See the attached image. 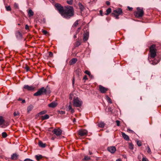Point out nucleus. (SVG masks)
<instances>
[{
    "label": "nucleus",
    "instance_id": "4c0bfd02",
    "mask_svg": "<svg viewBox=\"0 0 161 161\" xmlns=\"http://www.w3.org/2000/svg\"><path fill=\"white\" fill-rule=\"evenodd\" d=\"M5 8L7 11H10L11 10V8L10 6H6Z\"/></svg>",
    "mask_w": 161,
    "mask_h": 161
},
{
    "label": "nucleus",
    "instance_id": "3c124183",
    "mask_svg": "<svg viewBox=\"0 0 161 161\" xmlns=\"http://www.w3.org/2000/svg\"><path fill=\"white\" fill-rule=\"evenodd\" d=\"M148 159L146 158L143 157L142 158V161H148Z\"/></svg>",
    "mask_w": 161,
    "mask_h": 161
},
{
    "label": "nucleus",
    "instance_id": "72a5a7b5",
    "mask_svg": "<svg viewBox=\"0 0 161 161\" xmlns=\"http://www.w3.org/2000/svg\"><path fill=\"white\" fill-rule=\"evenodd\" d=\"M78 20H76L73 26L74 27H76L78 24Z\"/></svg>",
    "mask_w": 161,
    "mask_h": 161
},
{
    "label": "nucleus",
    "instance_id": "f8f14e48",
    "mask_svg": "<svg viewBox=\"0 0 161 161\" xmlns=\"http://www.w3.org/2000/svg\"><path fill=\"white\" fill-rule=\"evenodd\" d=\"M108 89L102 85H99V90L101 93H105L108 90Z\"/></svg>",
    "mask_w": 161,
    "mask_h": 161
},
{
    "label": "nucleus",
    "instance_id": "680f3d73",
    "mask_svg": "<svg viewBox=\"0 0 161 161\" xmlns=\"http://www.w3.org/2000/svg\"><path fill=\"white\" fill-rule=\"evenodd\" d=\"M99 13H100V14L101 16H103V11L102 10H100Z\"/></svg>",
    "mask_w": 161,
    "mask_h": 161
},
{
    "label": "nucleus",
    "instance_id": "4468645a",
    "mask_svg": "<svg viewBox=\"0 0 161 161\" xmlns=\"http://www.w3.org/2000/svg\"><path fill=\"white\" fill-rule=\"evenodd\" d=\"M89 32L87 31L84 34L83 37V40L85 42L88 40L89 38Z\"/></svg>",
    "mask_w": 161,
    "mask_h": 161
},
{
    "label": "nucleus",
    "instance_id": "13d9d810",
    "mask_svg": "<svg viewBox=\"0 0 161 161\" xmlns=\"http://www.w3.org/2000/svg\"><path fill=\"white\" fill-rule=\"evenodd\" d=\"M14 7L17 8H18V4L16 3H15L14 4Z\"/></svg>",
    "mask_w": 161,
    "mask_h": 161
},
{
    "label": "nucleus",
    "instance_id": "e2e57ef3",
    "mask_svg": "<svg viewBox=\"0 0 161 161\" xmlns=\"http://www.w3.org/2000/svg\"><path fill=\"white\" fill-rule=\"evenodd\" d=\"M68 109L69 110H70L72 109V107L70 105H69L68 107Z\"/></svg>",
    "mask_w": 161,
    "mask_h": 161
},
{
    "label": "nucleus",
    "instance_id": "58836bf2",
    "mask_svg": "<svg viewBox=\"0 0 161 161\" xmlns=\"http://www.w3.org/2000/svg\"><path fill=\"white\" fill-rule=\"evenodd\" d=\"M85 73H86V74H87V75H89V76H92V75H91L90 72L88 70L85 71Z\"/></svg>",
    "mask_w": 161,
    "mask_h": 161
},
{
    "label": "nucleus",
    "instance_id": "6e6552de",
    "mask_svg": "<svg viewBox=\"0 0 161 161\" xmlns=\"http://www.w3.org/2000/svg\"><path fill=\"white\" fill-rule=\"evenodd\" d=\"M15 35L17 40H19L22 39V35L19 31H16L15 32Z\"/></svg>",
    "mask_w": 161,
    "mask_h": 161
},
{
    "label": "nucleus",
    "instance_id": "ddd939ff",
    "mask_svg": "<svg viewBox=\"0 0 161 161\" xmlns=\"http://www.w3.org/2000/svg\"><path fill=\"white\" fill-rule=\"evenodd\" d=\"M113 12L115 14L120 15L123 14V11L121 8H118L117 9L114 10L113 11Z\"/></svg>",
    "mask_w": 161,
    "mask_h": 161
},
{
    "label": "nucleus",
    "instance_id": "2eb2a0df",
    "mask_svg": "<svg viewBox=\"0 0 161 161\" xmlns=\"http://www.w3.org/2000/svg\"><path fill=\"white\" fill-rule=\"evenodd\" d=\"M57 105V104L55 102L53 101L50 103L48 105L49 107L52 108H54L56 107Z\"/></svg>",
    "mask_w": 161,
    "mask_h": 161
},
{
    "label": "nucleus",
    "instance_id": "cd10ccee",
    "mask_svg": "<svg viewBox=\"0 0 161 161\" xmlns=\"http://www.w3.org/2000/svg\"><path fill=\"white\" fill-rule=\"evenodd\" d=\"M79 6L80 9V11H82L84 9V7L82 4L80 3H79Z\"/></svg>",
    "mask_w": 161,
    "mask_h": 161
},
{
    "label": "nucleus",
    "instance_id": "0e129e2a",
    "mask_svg": "<svg viewBox=\"0 0 161 161\" xmlns=\"http://www.w3.org/2000/svg\"><path fill=\"white\" fill-rule=\"evenodd\" d=\"M25 100L24 99H22V103H25Z\"/></svg>",
    "mask_w": 161,
    "mask_h": 161
},
{
    "label": "nucleus",
    "instance_id": "423d86ee",
    "mask_svg": "<svg viewBox=\"0 0 161 161\" xmlns=\"http://www.w3.org/2000/svg\"><path fill=\"white\" fill-rule=\"evenodd\" d=\"M55 6L56 8V9L58 10L59 13L61 15L64 10V7L59 3H56L55 5Z\"/></svg>",
    "mask_w": 161,
    "mask_h": 161
},
{
    "label": "nucleus",
    "instance_id": "c03bdc74",
    "mask_svg": "<svg viewBox=\"0 0 161 161\" xmlns=\"http://www.w3.org/2000/svg\"><path fill=\"white\" fill-rule=\"evenodd\" d=\"M19 115V113L18 112H15L14 113V116H16L17 115Z\"/></svg>",
    "mask_w": 161,
    "mask_h": 161
},
{
    "label": "nucleus",
    "instance_id": "b1692460",
    "mask_svg": "<svg viewBox=\"0 0 161 161\" xmlns=\"http://www.w3.org/2000/svg\"><path fill=\"white\" fill-rule=\"evenodd\" d=\"M33 108V106L32 105H30L29 106H28L27 108V112L28 113H29L31 111Z\"/></svg>",
    "mask_w": 161,
    "mask_h": 161
},
{
    "label": "nucleus",
    "instance_id": "6e6d98bb",
    "mask_svg": "<svg viewBox=\"0 0 161 161\" xmlns=\"http://www.w3.org/2000/svg\"><path fill=\"white\" fill-rule=\"evenodd\" d=\"M87 79H88L86 75H85V76L83 78V80H87Z\"/></svg>",
    "mask_w": 161,
    "mask_h": 161
},
{
    "label": "nucleus",
    "instance_id": "7c9ffc66",
    "mask_svg": "<svg viewBox=\"0 0 161 161\" xmlns=\"http://www.w3.org/2000/svg\"><path fill=\"white\" fill-rule=\"evenodd\" d=\"M106 98L108 102L110 103H112L111 99L108 96H106Z\"/></svg>",
    "mask_w": 161,
    "mask_h": 161
},
{
    "label": "nucleus",
    "instance_id": "a18cd8bd",
    "mask_svg": "<svg viewBox=\"0 0 161 161\" xmlns=\"http://www.w3.org/2000/svg\"><path fill=\"white\" fill-rule=\"evenodd\" d=\"M58 113L60 114H65V112L63 111H58Z\"/></svg>",
    "mask_w": 161,
    "mask_h": 161
},
{
    "label": "nucleus",
    "instance_id": "338daca9",
    "mask_svg": "<svg viewBox=\"0 0 161 161\" xmlns=\"http://www.w3.org/2000/svg\"><path fill=\"white\" fill-rule=\"evenodd\" d=\"M70 110H71V112L72 113H73L74 112V110L73 109H72H72H70Z\"/></svg>",
    "mask_w": 161,
    "mask_h": 161
},
{
    "label": "nucleus",
    "instance_id": "1a4fd4ad",
    "mask_svg": "<svg viewBox=\"0 0 161 161\" xmlns=\"http://www.w3.org/2000/svg\"><path fill=\"white\" fill-rule=\"evenodd\" d=\"M24 89L27 90L29 91H32L35 89V87L33 86H29L28 85H25L23 87Z\"/></svg>",
    "mask_w": 161,
    "mask_h": 161
},
{
    "label": "nucleus",
    "instance_id": "9d476101",
    "mask_svg": "<svg viewBox=\"0 0 161 161\" xmlns=\"http://www.w3.org/2000/svg\"><path fill=\"white\" fill-rule=\"evenodd\" d=\"M107 149L109 152L112 154L114 153L116 150L115 147L113 146L108 147Z\"/></svg>",
    "mask_w": 161,
    "mask_h": 161
},
{
    "label": "nucleus",
    "instance_id": "aec40b11",
    "mask_svg": "<svg viewBox=\"0 0 161 161\" xmlns=\"http://www.w3.org/2000/svg\"><path fill=\"white\" fill-rule=\"evenodd\" d=\"M5 121L3 119V117L2 116H0V126L4 124Z\"/></svg>",
    "mask_w": 161,
    "mask_h": 161
},
{
    "label": "nucleus",
    "instance_id": "de8ad7c7",
    "mask_svg": "<svg viewBox=\"0 0 161 161\" xmlns=\"http://www.w3.org/2000/svg\"><path fill=\"white\" fill-rule=\"evenodd\" d=\"M24 161H35L33 160L32 159H31L27 158L25 159L24 160Z\"/></svg>",
    "mask_w": 161,
    "mask_h": 161
},
{
    "label": "nucleus",
    "instance_id": "c9c22d12",
    "mask_svg": "<svg viewBox=\"0 0 161 161\" xmlns=\"http://www.w3.org/2000/svg\"><path fill=\"white\" fill-rule=\"evenodd\" d=\"M81 44V42L79 41H77L76 42L75 44V47H78Z\"/></svg>",
    "mask_w": 161,
    "mask_h": 161
},
{
    "label": "nucleus",
    "instance_id": "a19ab883",
    "mask_svg": "<svg viewBox=\"0 0 161 161\" xmlns=\"http://www.w3.org/2000/svg\"><path fill=\"white\" fill-rule=\"evenodd\" d=\"M90 157L87 156H85L84 160L86 161H87L90 159Z\"/></svg>",
    "mask_w": 161,
    "mask_h": 161
},
{
    "label": "nucleus",
    "instance_id": "473e14b6",
    "mask_svg": "<svg viewBox=\"0 0 161 161\" xmlns=\"http://www.w3.org/2000/svg\"><path fill=\"white\" fill-rule=\"evenodd\" d=\"M2 134V137L4 138L6 137L7 136V134L6 132H3Z\"/></svg>",
    "mask_w": 161,
    "mask_h": 161
},
{
    "label": "nucleus",
    "instance_id": "20e7f679",
    "mask_svg": "<svg viewBox=\"0 0 161 161\" xmlns=\"http://www.w3.org/2000/svg\"><path fill=\"white\" fill-rule=\"evenodd\" d=\"M137 11L134 13V15L136 17L139 18L142 17L144 14V11L143 8H141L140 7H137L136 8Z\"/></svg>",
    "mask_w": 161,
    "mask_h": 161
},
{
    "label": "nucleus",
    "instance_id": "603ef678",
    "mask_svg": "<svg viewBox=\"0 0 161 161\" xmlns=\"http://www.w3.org/2000/svg\"><path fill=\"white\" fill-rule=\"evenodd\" d=\"M73 97V95L72 94H70L69 95V99L70 100H72V99Z\"/></svg>",
    "mask_w": 161,
    "mask_h": 161
},
{
    "label": "nucleus",
    "instance_id": "e433bc0d",
    "mask_svg": "<svg viewBox=\"0 0 161 161\" xmlns=\"http://www.w3.org/2000/svg\"><path fill=\"white\" fill-rule=\"evenodd\" d=\"M24 68L26 70V72L30 70V68L26 65H25V66L24 67Z\"/></svg>",
    "mask_w": 161,
    "mask_h": 161
},
{
    "label": "nucleus",
    "instance_id": "c85d7f7f",
    "mask_svg": "<svg viewBox=\"0 0 161 161\" xmlns=\"http://www.w3.org/2000/svg\"><path fill=\"white\" fill-rule=\"evenodd\" d=\"M111 12V9L110 8H108L106 10V13L105 14L106 15H108Z\"/></svg>",
    "mask_w": 161,
    "mask_h": 161
},
{
    "label": "nucleus",
    "instance_id": "4d7b16f0",
    "mask_svg": "<svg viewBox=\"0 0 161 161\" xmlns=\"http://www.w3.org/2000/svg\"><path fill=\"white\" fill-rule=\"evenodd\" d=\"M29 27L27 25H26L25 26V29L26 30L29 29Z\"/></svg>",
    "mask_w": 161,
    "mask_h": 161
},
{
    "label": "nucleus",
    "instance_id": "ea45409f",
    "mask_svg": "<svg viewBox=\"0 0 161 161\" xmlns=\"http://www.w3.org/2000/svg\"><path fill=\"white\" fill-rule=\"evenodd\" d=\"M147 153L149 154H151V150L149 146H147Z\"/></svg>",
    "mask_w": 161,
    "mask_h": 161
},
{
    "label": "nucleus",
    "instance_id": "2f4dec72",
    "mask_svg": "<svg viewBox=\"0 0 161 161\" xmlns=\"http://www.w3.org/2000/svg\"><path fill=\"white\" fill-rule=\"evenodd\" d=\"M66 2L68 4L71 5L73 4V0H67Z\"/></svg>",
    "mask_w": 161,
    "mask_h": 161
},
{
    "label": "nucleus",
    "instance_id": "f03ea898",
    "mask_svg": "<svg viewBox=\"0 0 161 161\" xmlns=\"http://www.w3.org/2000/svg\"><path fill=\"white\" fill-rule=\"evenodd\" d=\"M50 93V90L45 88L44 87H42L34 94V96H37L44 94H46L47 93Z\"/></svg>",
    "mask_w": 161,
    "mask_h": 161
},
{
    "label": "nucleus",
    "instance_id": "49530a36",
    "mask_svg": "<svg viewBox=\"0 0 161 161\" xmlns=\"http://www.w3.org/2000/svg\"><path fill=\"white\" fill-rule=\"evenodd\" d=\"M42 32L43 33V34H44V35H46L47 33H48V32H47V31H46V30H42Z\"/></svg>",
    "mask_w": 161,
    "mask_h": 161
},
{
    "label": "nucleus",
    "instance_id": "a878e982",
    "mask_svg": "<svg viewBox=\"0 0 161 161\" xmlns=\"http://www.w3.org/2000/svg\"><path fill=\"white\" fill-rule=\"evenodd\" d=\"M160 61V59H158V60H152V61L150 62V64H152L154 65L157 64Z\"/></svg>",
    "mask_w": 161,
    "mask_h": 161
},
{
    "label": "nucleus",
    "instance_id": "09e8293b",
    "mask_svg": "<svg viewBox=\"0 0 161 161\" xmlns=\"http://www.w3.org/2000/svg\"><path fill=\"white\" fill-rule=\"evenodd\" d=\"M116 122L117 124V125L118 126H119L120 125V121L119 120H117L116 121Z\"/></svg>",
    "mask_w": 161,
    "mask_h": 161
},
{
    "label": "nucleus",
    "instance_id": "6ab92c4d",
    "mask_svg": "<svg viewBox=\"0 0 161 161\" xmlns=\"http://www.w3.org/2000/svg\"><path fill=\"white\" fill-rule=\"evenodd\" d=\"M27 13L29 17H31L34 15V12L31 9L29 10Z\"/></svg>",
    "mask_w": 161,
    "mask_h": 161
},
{
    "label": "nucleus",
    "instance_id": "7ed1b4c3",
    "mask_svg": "<svg viewBox=\"0 0 161 161\" xmlns=\"http://www.w3.org/2000/svg\"><path fill=\"white\" fill-rule=\"evenodd\" d=\"M150 53V58H154L156 55L157 49L156 48V45L153 44L149 48Z\"/></svg>",
    "mask_w": 161,
    "mask_h": 161
},
{
    "label": "nucleus",
    "instance_id": "f3484780",
    "mask_svg": "<svg viewBox=\"0 0 161 161\" xmlns=\"http://www.w3.org/2000/svg\"><path fill=\"white\" fill-rule=\"evenodd\" d=\"M122 136L123 137L126 141H129V136L126 135L124 132H122Z\"/></svg>",
    "mask_w": 161,
    "mask_h": 161
},
{
    "label": "nucleus",
    "instance_id": "864d4df0",
    "mask_svg": "<svg viewBox=\"0 0 161 161\" xmlns=\"http://www.w3.org/2000/svg\"><path fill=\"white\" fill-rule=\"evenodd\" d=\"M49 56L50 57H53V54L52 52H50L49 53Z\"/></svg>",
    "mask_w": 161,
    "mask_h": 161
},
{
    "label": "nucleus",
    "instance_id": "c756f323",
    "mask_svg": "<svg viewBox=\"0 0 161 161\" xmlns=\"http://www.w3.org/2000/svg\"><path fill=\"white\" fill-rule=\"evenodd\" d=\"M98 125L100 127H103L104 126V123L103 122H101L98 124Z\"/></svg>",
    "mask_w": 161,
    "mask_h": 161
},
{
    "label": "nucleus",
    "instance_id": "37998d69",
    "mask_svg": "<svg viewBox=\"0 0 161 161\" xmlns=\"http://www.w3.org/2000/svg\"><path fill=\"white\" fill-rule=\"evenodd\" d=\"M129 148L130 149H133V145L131 144L130 143L129 145Z\"/></svg>",
    "mask_w": 161,
    "mask_h": 161
},
{
    "label": "nucleus",
    "instance_id": "69168bd1",
    "mask_svg": "<svg viewBox=\"0 0 161 161\" xmlns=\"http://www.w3.org/2000/svg\"><path fill=\"white\" fill-rule=\"evenodd\" d=\"M74 81H75V79H74V78H73V81H72V84H73V85H74Z\"/></svg>",
    "mask_w": 161,
    "mask_h": 161
},
{
    "label": "nucleus",
    "instance_id": "0eeeda50",
    "mask_svg": "<svg viewBox=\"0 0 161 161\" xmlns=\"http://www.w3.org/2000/svg\"><path fill=\"white\" fill-rule=\"evenodd\" d=\"M52 132L57 136H59L61 135L62 131L59 128L55 129L53 130Z\"/></svg>",
    "mask_w": 161,
    "mask_h": 161
},
{
    "label": "nucleus",
    "instance_id": "39448f33",
    "mask_svg": "<svg viewBox=\"0 0 161 161\" xmlns=\"http://www.w3.org/2000/svg\"><path fill=\"white\" fill-rule=\"evenodd\" d=\"M82 101L77 97L73 99V105L76 107H80L82 105Z\"/></svg>",
    "mask_w": 161,
    "mask_h": 161
},
{
    "label": "nucleus",
    "instance_id": "412c9836",
    "mask_svg": "<svg viewBox=\"0 0 161 161\" xmlns=\"http://www.w3.org/2000/svg\"><path fill=\"white\" fill-rule=\"evenodd\" d=\"M39 146L42 147L44 148L46 147V144L43 143L41 141H39Z\"/></svg>",
    "mask_w": 161,
    "mask_h": 161
},
{
    "label": "nucleus",
    "instance_id": "8fccbe9b",
    "mask_svg": "<svg viewBox=\"0 0 161 161\" xmlns=\"http://www.w3.org/2000/svg\"><path fill=\"white\" fill-rule=\"evenodd\" d=\"M81 29V27H80L77 30H76V32H75V33H76V34H78V32L80 30V29Z\"/></svg>",
    "mask_w": 161,
    "mask_h": 161
},
{
    "label": "nucleus",
    "instance_id": "9b49d317",
    "mask_svg": "<svg viewBox=\"0 0 161 161\" xmlns=\"http://www.w3.org/2000/svg\"><path fill=\"white\" fill-rule=\"evenodd\" d=\"M87 133V131L85 130H80L79 131V135L80 136H83L86 135Z\"/></svg>",
    "mask_w": 161,
    "mask_h": 161
},
{
    "label": "nucleus",
    "instance_id": "774afa93",
    "mask_svg": "<svg viewBox=\"0 0 161 161\" xmlns=\"http://www.w3.org/2000/svg\"><path fill=\"white\" fill-rule=\"evenodd\" d=\"M116 161H121V160L120 159V158H119V159H117Z\"/></svg>",
    "mask_w": 161,
    "mask_h": 161
},
{
    "label": "nucleus",
    "instance_id": "052dcab7",
    "mask_svg": "<svg viewBox=\"0 0 161 161\" xmlns=\"http://www.w3.org/2000/svg\"><path fill=\"white\" fill-rule=\"evenodd\" d=\"M106 4L108 6L110 5V3L108 1H107L106 2Z\"/></svg>",
    "mask_w": 161,
    "mask_h": 161
},
{
    "label": "nucleus",
    "instance_id": "79ce46f5",
    "mask_svg": "<svg viewBox=\"0 0 161 161\" xmlns=\"http://www.w3.org/2000/svg\"><path fill=\"white\" fill-rule=\"evenodd\" d=\"M137 144L139 147H140L142 145V143L140 141H138L137 142Z\"/></svg>",
    "mask_w": 161,
    "mask_h": 161
},
{
    "label": "nucleus",
    "instance_id": "f257e3e1",
    "mask_svg": "<svg viewBox=\"0 0 161 161\" xmlns=\"http://www.w3.org/2000/svg\"><path fill=\"white\" fill-rule=\"evenodd\" d=\"M74 11L72 7L69 6L64 9L61 15L64 18L69 19L74 16Z\"/></svg>",
    "mask_w": 161,
    "mask_h": 161
},
{
    "label": "nucleus",
    "instance_id": "dca6fc26",
    "mask_svg": "<svg viewBox=\"0 0 161 161\" xmlns=\"http://www.w3.org/2000/svg\"><path fill=\"white\" fill-rule=\"evenodd\" d=\"M19 155L16 153H13L11 157V159L12 160H15L18 159Z\"/></svg>",
    "mask_w": 161,
    "mask_h": 161
},
{
    "label": "nucleus",
    "instance_id": "4be33fe9",
    "mask_svg": "<svg viewBox=\"0 0 161 161\" xmlns=\"http://www.w3.org/2000/svg\"><path fill=\"white\" fill-rule=\"evenodd\" d=\"M49 116L48 114H46L44 116H41V119L42 120L47 119H49Z\"/></svg>",
    "mask_w": 161,
    "mask_h": 161
},
{
    "label": "nucleus",
    "instance_id": "393cba45",
    "mask_svg": "<svg viewBox=\"0 0 161 161\" xmlns=\"http://www.w3.org/2000/svg\"><path fill=\"white\" fill-rule=\"evenodd\" d=\"M35 157L38 161H39L40 159L43 158V156L41 155H36L35 156Z\"/></svg>",
    "mask_w": 161,
    "mask_h": 161
},
{
    "label": "nucleus",
    "instance_id": "5701e85b",
    "mask_svg": "<svg viewBox=\"0 0 161 161\" xmlns=\"http://www.w3.org/2000/svg\"><path fill=\"white\" fill-rule=\"evenodd\" d=\"M75 72L77 75L79 76L81 75V70L80 69L78 68L75 70Z\"/></svg>",
    "mask_w": 161,
    "mask_h": 161
},
{
    "label": "nucleus",
    "instance_id": "f704fd0d",
    "mask_svg": "<svg viewBox=\"0 0 161 161\" xmlns=\"http://www.w3.org/2000/svg\"><path fill=\"white\" fill-rule=\"evenodd\" d=\"M47 111L46 110H43L42 111L39 113V114H40V115H42L43 114H46L47 113Z\"/></svg>",
    "mask_w": 161,
    "mask_h": 161
},
{
    "label": "nucleus",
    "instance_id": "bf43d9fd",
    "mask_svg": "<svg viewBox=\"0 0 161 161\" xmlns=\"http://www.w3.org/2000/svg\"><path fill=\"white\" fill-rule=\"evenodd\" d=\"M127 8L130 11H131L133 9V8H132L130 7L129 6H128L127 7Z\"/></svg>",
    "mask_w": 161,
    "mask_h": 161
},
{
    "label": "nucleus",
    "instance_id": "a211bd4d",
    "mask_svg": "<svg viewBox=\"0 0 161 161\" xmlns=\"http://www.w3.org/2000/svg\"><path fill=\"white\" fill-rule=\"evenodd\" d=\"M77 59L76 58H73L69 62L70 65H72L75 64L77 61Z\"/></svg>",
    "mask_w": 161,
    "mask_h": 161
},
{
    "label": "nucleus",
    "instance_id": "bb28decb",
    "mask_svg": "<svg viewBox=\"0 0 161 161\" xmlns=\"http://www.w3.org/2000/svg\"><path fill=\"white\" fill-rule=\"evenodd\" d=\"M112 14L114 17H115L116 19H119V14H116L114 12H113L112 13Z\"/></svg>",
    "mask_w": 161,
    "mask_h": 161
},
{
    "label": "nucleus",
    "instance_id": "5fc2aeb1",
    "mask_svg": "<svg viewBox=\"0 0 161 161\" xmlns=\"http://www.w3.org/2000/svg\"><path fill=\"white\" fill-rule=\"evenodd\" d=\"M40 115V114H39V113H38V114H37L36 116V117H35V118L36 119H37L39 117V116Z\"/></svg>",
    "mask_w": 161,
    "mask_h": 161
}]
</instances>
